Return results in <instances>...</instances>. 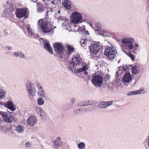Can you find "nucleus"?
Here are the masks:
<instances>
[{
    "label": "nucleus",
    "mask_w": 149,
    "mask_h": 149,
    "mask_svg": "<svg viewBox=\"0 0 149 149\" xmlns=\"http://www.w3.org/2000/svg\"><path fill=\"white\" fill-rule=\"evenodd\" d=\"M131 66V72L133 74H139L143 72V68L141 65L138 64L132 65Z\"/></svg>",
    "instance_id": "10"
},
{
    "label": "nucleus",
    "mask_w": 149,
    "mask_h": 149,
    "mask_svg": "<svg viewBox=\"0 0 149 149\" xmlns=\"http://www.w3.org/2000/svg\"><path fill=\"white\" fill-rule=\"evenodd\" d=\"M38 104L39 105H42L44 103V101L42 98H40L38 99L37 100Z\"/></svg>",
    "instance_id": "33"
},
{
    "label": "nucleus",
    "mask_w": 149,
    "mask_h": 149,
    "mask_svg": "<svg viewBox=\"0 0 149 149\" xmlns=\"http://www.w3.org/2000/svg\"><path fill=\"white\" fill-rule=\"evenodd\" d=\"M28 9L26 8H23L21 9H17L16 10L15 14L16 16L18 18L22 17H27L26 14L27 13Z\"/></svg>",
    "instance_id": "12"
},
{
    "label": "nucleus",
    "mask_w": 149,
    "mask_h": 149,
    "mask_svg": "<svg viewBox=\"0 0 149 149\" xmlns=\"http://www.w3.org/2000/svg\"><path fill=\"white\" fill-rule=\"evenodd\" d=\"M54 48L55 52L57 54H60L61 57L63 54H64V48L61 43H57L54 44Z\"/></svg>",
    "instance_id": "11"
},
{
    "label": "nucleus",
    "mask_w": 149,
    "mask_h": 149,
    "mask_svg": "<svg viewBox=\"0 0 149 149\" xmlns=\"http://www.w3.org/2000/svg\"><path fill=\"white\" fill-rule=\"evenodd\" d=\"M35 84L38 89H39L42 88V87L41 86L40 83L36 81L35 83Z\"/></svg>",
    "instance_id": "38"
},
{
    "label": "nucleus",
    "mask_w": 149,
    "mask_h": 149,
    "mask_svg": "<svg viewBox=\"0 0 149 149\" xmlns=\"http://www.w3.org/2000/svg\"><path fill=\"white\" fill-rule=\"evenodd\" d=\"M37 93L39 96L42 97L44 98L45 97V92L42 88L38 89Z\"/></svg>",
    "instance_id": "27"
},
{
    "label": "nucleus",
    "mask_w": 149,
    "mask_h": 149,
    "mask_svg": "<svg viewBox=\"0 0 149 149\" xmlns=\"http://www.w3.org/2000/svg\"><path fill=\"white\" fill-rule=\"evenodd\" d=\"M91 53L96 55L102 49V46L99 42L94 43L89 46Z\"/></svg>",
    "instance_id": "8"
},
{
    "label": "nucleus",
    "mask_w": 149,
    "mask_h": 149,
    "mask_svg": "<svg viewBox=\"0 0 149 149\" xmlns=\"http://www.w3.org/2000/svg\"><path fill=\"white\" fill-rule=\"evenodd\" d=\"M19 57L21 58H24L25 57V56L22 52H19Z\"/></svg>",
    "instance_id": "39"
},
{
    "label": "nucleus",
    "mask_w": 149,
    "mask_h": 149,
    "mask_svg": "<svg viewBox=\"0 0 149 149\" xmlns=\"http://www.w3.org/2000/svg\"><path fill=\"white\" fill-rule=\"evenodd\" d=\"M55 148H57L61 146L63 144L62 139L59 137H56L54 141H53Z\"/></svg>",
    "instance_id": "20"
},
{
    "label": "nucleus",
    "mask_w": 149,
    "mask_h": 149,
    "mask_svg": "<svg viewBox=\"0 0 149 149\" xmlns=\"http://www.w3.org/2000/svg\"><path fill=\"white\" fill-rule=\"evenodd\" d=\"M7 48L8 50H12V47L10 46H8L7 47Z\"/></svg>",
    "instance_id": "47"
},
{
    "label": "nucleus",
    "mask_w": 149,
    "mask_h": 149,
    "mask_svg": "<svg viewBox=\"0 0 149 149\" xmlns=\"http://www.w3.org/2000/svg\"><path fill=\"white\" fill-rule=\"evenodd\" d=\"M78 105L80 107H85L86 106L85 101L79 102L78 103Z\"/></svg>",
    "instance_id": "36"
},
{
    "label": "nucleus",
    "mask_w": 149,
    "mask_h": 149,
    "mask_svg": "<svg viewBox=\"0 0 149 149\" xmlns=\"http://www.w3.org/2000/svg\"><path fill=\"white\" fill-rule=\"evenodd\" d=\"M85 146L86 145L85 143L83 142H80L77 145V147L79 149H84Z\"/></svg>",
    "instance_id": "31"
},
{
    "label": "nucleus",
    "mask_w": 149,
    "mask_h": 149,
    "mask_svg": "<svg viewBox=\"0 0 149 149\" xmlns=\"http://www.w3.org/2000/svg\"><path fill=\"white\" fill-rule=\"evenodd\" d=\"M51 3L53 4H54V1H52L51 2Z\"/></svg>",
    "instance_id": "49"
},
{
    "label": "nucleus",
    "mask_w": 149,
    "mask_h": 149,
    "mask_svg": "<svg viewBox=\"0 0 149 149\" xmlns=\"http://www.w3.org/2000/svg\"><path fill=\"white\" fill-rule=\"evenodd\" d=\"M42 39L44 48L49 53L53 54V49L52 47L50 45L49 42L47 40H45L43 39Z\"/></svg>",
    "instance_id": "16"
},
{
    "label": "nucleus",
    "mask_w": 149,
    "mask_h": 149,
    "mask_svg": "<svg viewBox=\"0 0 149 149\" xmlns=\"http://www.w3.org/2000/svg\"><path fill=\"white\" fill-rule=\"evenodd\" d=\"M66 47L68 51H64V54H63L62 56V58L64 57L65 58H68L74 50V48L72 46L67 45Z\"/></svg>",
    "instance_id": "15"
},
{
    "label": "nucleus",
    "mask_w": 149,
    "mask_h": 149,
    "mask_svg": "<svg viewBox=\"0 0 149 149\" xmlns=\"http://www.w3.org/2000/svg\"><path fill=\"white\" fill-rule=\"evenodd\" d=\"M49 12V11H47V12H46V15H47V14H48V12ZM47 17H48V15H47Z\"/></svg>",
    "instance_id": "50"
},
{
    "label": "nucleus",
    "mask_w": 149,
    "mask_h": 149,
    "mask_svg": "<svg viewBox=\"0 0 149 149\" xmlns=\"http://www.w3.org/2000/svg\"><path fill=\"white\" fill-rule=\"evenodd\" d=\"M5 92L1 89L0 90V99H3L5 96Z\"/></svg>",
    "instance_id": "34"
},
{
    "label": "nucleus",
    "mask_w": 149,
    "mask_h": 149,
    "mask_svg": "<svg viewBox=\"0 0 149 149\" xmlns=\"http://www.w3.org/2000/svg\"><path fill=\"white\" fill-rule=\"evenodd\" d=\"M56 28V26H54V27H53V28L54 29L55 28Z\"/></svg>",
    "instance_id": "51"
},
{
    "label": "nucleus",
    "mask_w": 149,
    "mask_h": 149,
    "mask_svg": "<svg viewBox=\"0 0 149 149\" xmlns=\"http://www.w3.org/2000/svg\"><path fill=\"white\" fill-rule=\"evenodd\" d=\"M88 41L87 39L82 38L80 39L79 43L81 46L84 47L86 45L87 41Z\"/></svg>",
    "instance_id": "29"
},
{
    "label": "nucleus",
    "mask_w": 149,
    "mask_h": 149,
    "mask_svg": "<svg viewBox=\"0 0 149 149\" xmlns=\"http://www.w3.org/2000/svg\"><path fill=\"white\" fill-rule=\"evenodd\" d=\"M26 29L28 32L29 36L31 38H35L36 36V35L35 34L32 32L30 26H26Z\"/></svg>",
    "instance_id": "26"
},
{
    "label": "nucleus",
    "mask_w": 149,
    "mask_h": 149,
    "mask_svg": "<svg viewBox=\"0 0 149 149\" xmlns=\"http://www.w3.org/2000/svg\"><path fill=\"white\" fill-rule=\"evenodd\" d=\"M118 71L116 72L115 75L117 76H119L120 77L123 74L127 72L128 70L127 66L126 65H124L123 66H120L118 68Z\"/></svg>",
    "instance_id": "18"
},
{
    "label": "nucleus",
    "mask_w": 149,
    "mask_h": 149,
    "mask_svg": "<svg viewBox=\"0 0 149 149\" xmlns=\"http://www.w3.org/2000/svg\"><path fill=\"white\" fill-rule=\"evenodd\" d=\"M70 17L71 22L74 24L81 23L85 20L83 19L81 13L77 12H74L72 13Z\"/></svg>",
    "instance_id": "4"
},
{
    "label": "nucleus",
    "mask_w": 149,
    "mask_h": 149,
    "mask_svg": "<svg viewBox=\"0 0 149 149\" xmlns=\"http://www.w3.org/2000/svg\"><path fill=\"white\" fill-rule=\"evenodd\" d=\"M43 10V7L42 6H39L38 9V11L39 12H41Z\"/></svg>",
    "instance_id": "42"
},
{
    "label": "nucleus",
    "mask_w": 149,
    "mask_h": 149,
    "mask_svg": "<svg viewBox=\"0 0 149 149\" xmlns=\"http://www.w3.org/2000/svg\"><path fill=\"white\" fill-rule=\"evenodd\" d=\"M81 61V58L80 55L79 53H76L74 54V55L72 58V61H70L69 64L70 66L69 67L71 70H72L73 68H75L79 64Z\"/></svg>",
    "instance_id": "5"
},
{
    "label": "nucleus",
    "mask_w": 149,
    "mask_h": 149,
    "mask_svg": "<svg viewBox=\"0 0 149 149\" xmlns=\"http://www.w3.org/2000/svg\"><path fill=\"white\" fill-rule=\"evenodd\" d=\"M25 147L26 148H29L31 146V143L29 142H27L25 143Z\"/></svg>",
    "instance_id": "40"
},
{
    "label": "nucleus",
    "mask_w": 149,
    "mask_h": 149,
    "mask_svg": "<svg viewBox=\"0 0 149 149\" xmlns=\"http://www.w3.org/2000/svg\"><path fill=\"white\" fill-rule=\"evenodd\" d=\"M89 24H90V26L92 27H93V25L91 24V23H89Z\"/></svg>",
    "instance_id": "48"
},
{
    "label": "nucleus",
    "mask_w": 149,
    "mask_h": 149,
    "mask_svg": "<svg viewBox=\"0 0 149 149\" xmlns=\"http://www.w3.org/2000/svg\"><path fill=\"white\" fill-rule=\"evenodd\" d=\"M88 69L86 66H83L82 68H80L77 69L76 70L75 72L76 73H79L80 72H84V75L86 76L88 74V73L87 71Z\"/></svg>",
    "instance_id": "21"
},
{
    "label": "nucleus",
    "mask_w": 149,
    "mask_h": 149,
    "mask_svg": "<svg viewBox=\"0 0 149 149\" xmlns=\"http://www.w3.org/2000/svg\"><path fill=\"white\" fill-rule=\"evenodd\" d=\"M144 91L142 89L136 90L134 91L130 92L127 93V95L128 96L134 95L139 94H143Z\"/></svg>",
    "instance_id": "25"
},
{
    "label": "nucleus",
    "mask_w": 149,
    "mask_h": 149,
    "mask_svg": "<svg viewBox=\"0 0 149 149\" xmlns=\"http://www.w3.org/2000/svg\"><path fill=\"white\" fill-rule=\"evenodd\" d=\"M86 106L93 104H94V102L92 100H85Z\"/></svg>",
    "instance_id": "35"
},
{
    "label": "nucleus",
    "mask_w": 149,
    "mask_h": 149,
    "mask_svg": "<svg viewBox=\"0 0 149 149\" xmlns=\"http://www.w3.org/2000/svg\"><path fill=\"white\" fill-rule=\"evenodd\" d=\"M19 52L16 51L14 52L13 53V56L16 57L19 56Z\"/></svg>",
    "instance_id": "41"
},
{
    "label": "nucleus",
    "mask_w": 149,
    "mask_h": 149,
    "mask_svg": "<svg viewBox=\"0 0 149 149\" xmlns=\"http://www.w3.org/2000/svg\"><path fill=\"white\" fill-rule=\"evenodd\" d=\"M60 10H58V11H57V13H56L55 14V16L56 17V15L58 14V16H60Z\"/></svg>",
    "instance_id": "46"
},
{
    "label": "nucleus",
    "mask_w": 149,
    "mask_h": 149,
    "mask_svg": "<svg viewBox=\"0 0 149 149\" xmlns=\"http://www.w3.org/2000/svg\"><path fill=\"white\" fill-rule=\"evenodd\" d=\"M70 101L72 103H74L75 102V100L74 98H71L70 99Z\"/></svg>",
    "instance_id": "45"
},
{
    "label": "nucleus",
    "mask_w": 149,
    "mask_h": 149,
    "mask_svg": "<svg viewBox=\"0 0 149 149\" xmlns=\"http://www.w3.org/2000/svg\"><path fill=\"white\" fill-rule=\"evenodd\" d=\"M85 30V27L84 25H82L81 26H79L77 31L80 33H82Z\"/></svg>",
    "instance_id": "30"
},
{
    "label": "nucleus",
    "mask_w": 149,
    "mask_h": 149,
    "mask_svg": "<svg viewBox=\"0 0 149 149\" xmlns=\"http://www.w3.org/2000/svg\"><path fill=\"white\" fill-rule=\"evenodd\" d=\"M4 106L6 108L12 111H14L16 109V107L10 101H8L5 104Z\"/></svg>",
    "instance_id": "19"
},
{
    "label": "nucleus",
    "mask_w": 149,
    "mask_h": 149,
    "mask_svg": "<svg viewBox=\"0 0 149 149\" xmlns=\"http://www.w3.org/2000/svg\"><path fill=\"white\" fill-rule=\"evenodd\" d=\"M0 115L1 116L4 122L7 123H11L13 117L6 112L0 111Z\"/></svg>",
    "instance_id": "9"
},
{
    "label": "nucleus",
    "mask_w": 149,
    "mask_h": 149,
    "mask_svg": "<svg viewBox=\"0 0 149 149\" xmlns=\"http://www.w3.org/2000/svg\"><path fill=\"white\" fill-rule=\"evenodd\" d=\"M26 86L29 97H34L36 89L34 84L30 81H27L26 83Z\"/></svg>",
    "instance_id": "6"
},
{
    "label": "nucleus",
    "mask_w": 149,
    "mask_h": 149,
    "mask_svg": "<svg viewBox=\"0 0 149 149\" xmlns=\"http://www.w3.org/2000/svg\"><path fill=\"white\" fill-rule=\"evenodd\" d=\"M103 36H109V35L106 32H104L102 34Z\"/></svg>",
    "instance_id": "44"
},
{
    "label": "nucleus",
    "mask_w": 149,
    "mask_h": 149,
    "mask_svg": "<svg viewBox=\"0 0 149 149\" xmlns=\"http://www.w3.org/2000/svg\"><path fill=\"white\" fill-rule=\"evenodd\" d=\"M132 80V75L129 73H126L124 74L122 81L125 85L127 86Z\"/></svg>",
    "instance_id": "13"
},
{
    "label": "nucleus",
    "mask_w": 149,
    "mask_h": 149,
    "mask_svg": "<svg viewBox=\"0 0 149 149\" xmlns=\"http://www.w3.org/2000/svg\"><path fill=\"white\" fill-rule=\"evenodd\" d=\"M37 119L34 116L31 115L29 116L27 121V124L30 126L33 127L37 123Z\"/></svg>",
    "instance_id": "14"
},
{
    "label": "nucleus",
    "mask_w": 149,
    "mask_h": 149,
    "mask_svg": "<svg viewBox=\"0 0 149 149\" xmlns=\"http://www.w3.org/2000/svg\"><path fill=\"white\" fill-rule=\"evenodd\" d=\"M144 147L146 149H149V136L148 139H146L143 142Z\"/></svg>",
    "instance_id": "28"
},
{
    "label": "nucleus",
    "mask_w": 149,
    "mask_h": 149,
    "mask_svg": "<svg viewBox=\"0 0 149 149\" xmlns=\"http://www.w3.org/2000/svg\"><path fill=\"white\" fill-rule=\"evenodd\" d=\"M63 5L66 9L70 10L71 8V4L69 0H63L62 1Z\"/></svg>",
    "instance_id": "23"
},
{
    "label": "nucleus",
    "mask_w": 149,
    "mask_h": 149,
    "mask_svg": "<svg viewBox=\"0 0 149 149\" xmlns=\"http://www.w3.org/2000/svg\"><path fill=\"white\" fill-rule=\"evenodd\" d=\"M82 33L86 35H89L88 31H85V30Z\"/></svg>",
    "instance_id": "43"
},
{
    "label": "nucleus",
    "mask_w": 149,
    "mask_h": 149,
    "mask_svg": "<svg viewBox=\"0 0 149 149\" xmlns=\"http://www.w3.org/2000/svg\"><path fill=\"white\" fill-rule=\"evenodd\" d=\"M115 77L116 78V79L115 80V82L117 83V85H120L121 84L120 81V77L115 75Z\"/></svg>",
    "instance_id": "32"
},
{
    "label": "nucleus",
    "mask_w": 149,
    "mask_h": 149,
    "mask_svg": "<svg viewBox=\"0 0 149 149\" xmlns=\"http://www.w3.org/2000/svg\"><path fill=\"white\" fill-rule=\"evenodd\" d=\"M37 25L41 28V31L43 33L51 32L52 34L54 33L53 25L45 18L39 19L38 21Z\"/></svg>",
    "instance_id": "2"
},
{
    "label": "nucleus",
    "mask_w": 149,
    "mask_h": 149,
    "mask_svg": "<svg viewBox=\"0 0 149 149\" xmlns=\"http://www.w3.org/2000/svg\"><path fill=\"white\" fill-rule=\"evenodd\" d=\"M84 109H76L74 111L73 113L75 114L78 115L81 113L80 112L81 111V110H82L83 111H84Z\"/></svg>",
    "instance_id": "37"
},
{
    "label": "nucleus",
    "mask_w": 149,
    "mask_h": 149,
    "mask_svg": "<svg viewBox=\"0 0 149 149\" xmlns=\"http://www.w3.org/2000/svg\"><path fill=\"white\" fill-rule=\"evenodd\" d=\"M15 128L16 132L19 134L22 133L25 130L24 126L21 125H17L15 126Z\"/></svg>",
    "instance_id": "24"
},
{
    "label": "nucleus",
    "mask_w": 149,
    "mask_h": 149,
    "mask_svg": "<svg viewBox=\"0 0 149 149\" xmlns=\"http://www.w3.org/2000/svg\"><path fill=\"white\" fill-rule=\"evenodd\" d=\"M34 109L36 112L41 117H44L45 116V113L42 108L36 106L34 107Z\"/></svg>",
    "instance_id": "22"
},
{
    "label": "nucleus",
    "mask_w": 149,
    "mask_h": 149,
    "mask_svg": "<svg viewBox=\"0 0 149 149\" xmlns=\"http://www.w3.org/2000/svg\"><path fill=\"white\" fill-rule=\"evenodd\" d=\"M104 55L109 60H113L116 56L117 51L115 47L114 46L106 47L104 52Z\"/></svg>",
    "instance_id": "3"
},
{
    "label": "nucleus",
    "mask_w": 149,
    "mask_h": 149,
    "mask_svg": "<svg viewBox=\"0 0 149 149\" xmlns=\"http://www.w3.org/2000/svg\"><path fill=\"white\" fill-rule=\"evenodd\" d=\"M121 42L122 43V49L123 51L130 57L133 61H134L135 58L133 54L130 52H127L125 51L124 48L125 47H126L129 50L135 51L138 49V44L135 42V39L132 37L123 38L121 39Z\"/></svg>",
    "instance_id": "1"
},
{
    "label": "nucleus",
    "mask_w": 149,
    "mask_h": 149,
    "mask_svg": "<svg viewBox=\"0 0 149 149\" xmlns=\"http://www.w3.org/2000/svg\"><path fill=\"white\" fill-rule=\"evenodd\" d=\"M103 81V78L100 75H93L92 77V83L96 88L101 87L102 86Z\"/></svg>",
    "instance_id": "7"
},
{
    "label": "nucleus",
    "mask_w": 149,
    "mask_h": 149,
    "mask_svg": "<svg viewBox=\"0 0 149 149\" xmlns=\"http://www.w3.org/2000/svg\"><path fill=\"white\" fill-rule=\"evenodd\" d=\"M113 103V101L108 102L101 101L98 104V107L102 109H105L107 107L111 105Z\"/></svg>",
    "instance_id": "17"
}]
</instances>
